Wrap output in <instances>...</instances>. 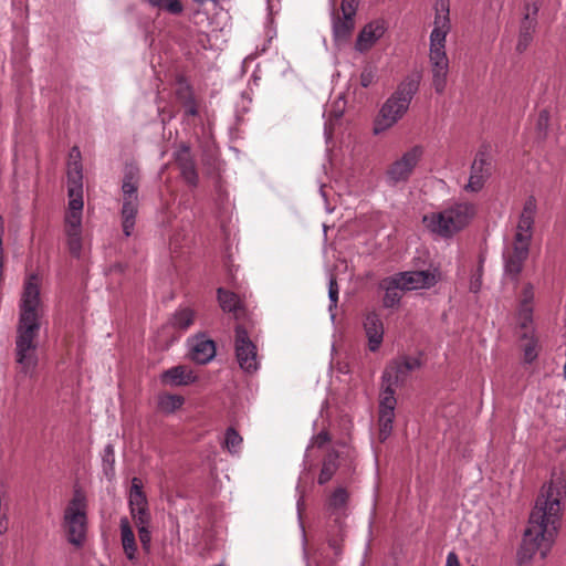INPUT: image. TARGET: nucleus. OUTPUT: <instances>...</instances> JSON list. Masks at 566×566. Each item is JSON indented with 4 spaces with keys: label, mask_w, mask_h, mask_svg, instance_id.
Segmentation results:
<instances>
[{
    "label": "nucleus",
    "mask_w": 566,
    "mask_h": 566,
    "mask_svg": "<svg viewBox=\"0 0 566 566\" xmlns=\"http://www.w3.org/2000/svg\"><path fill=\"white\" fill-rule=\"evenodd\" d=\"M565 495V478L559 473H553L549 481L542 486L530 514L517 552L520 565L531 562L536 556L543 560L549 554L560 526L562 500Z\"/></svg>",
    "instance_id": "nucleus-1"
},
{
    "label": "nucleus",
    "mask_w": 566,
    "mask_h": 566,
    "mask_svg": "<svg viewBox=\"0 0 566 566\" xmlns=\"http://www.w3.org/2000/svg\"><path fill=\"white\" fill-rule=\"evenodd\" d=\"M19 307L15 361L21 373L32 375L39 361L38 348L42 314L40 281L36 275L32 274L25 280Z\"/></svg>",
    "instance_id": "nucleus-2"
},
{
    "label": "nucleus",
    "mask_w": 566,
    "mask_h": 566,
    "mask_svg": "<svg viewBox=\"0 0 566 566\" xmlns=\"http://www.w3.org/2000/svg\"><path fill=\"white\" fill-rule=\"evenodd\" d=\"M433 29L430 33L429 65L432 85L438 94L444 92L449 74V59L446 52L447 35L451 29L449 1L437 0Z\"/></svg>",
    "instance_id": "nucleus-3"
},
{
    "label": "nucleus",
    "mask_w": 566,
    "mask_h": 566,
    "mask_svg": "<svg viewBox=\"0 0 566 566\" xmlns=\"http://www.w3.org/2000/svg\"><path fill=\"white\" fill-rule=\"evenodd\" d=\"M419 90V80L408 76L399 83L396 91L385 101L374 122L375 135L394 127L408 112L410 103Z\"/></svg>",
    "instance_id": "nucleus-4"
},
{
    "label": "nucleus",
    "mask_w": 566,
    "mask_h": 566,
    "mask_svg": "<svg viewBox=\"0 0 566 566\" xmlns=\"http://www.w3.org/2000/svg\"><path fill=\"white\" fill-rule=\"evenodd\" d=\"M475 214V206L470 202H459L440 212L423 217L424 226L433 233L450 238L469 224Z\"/></svg>",
    "instance_id": "nucleus-5"
},
{
    "label": "nucleus",
    "mask_w": 566,
    "mask_h": 566,
    "mask_svg": "<svg viewBox=\"0 0 566 566\" xmlns=\"http://www.w3.org/2000/svg\"><path fill=\"white\" fill-rule=\"evenodd\" d=\"M535 293L531 283L524 285L518 301L517 319L520 327L524 329L522 335L525 343L523 344L524 361L533 363L538 355V340L534 336L533 329V302Z\"/></svg>",
    "instance_id": "nucleus-6"
},
{
    "label": "nucleus",
    "mask_w": 566,
    "mask_h": 566,
    "mask_svg": "<svg viewBox=\"0 0 566 566\" xmlns=\"http://www.w3.org/2000/svg\"><path fill=\"white\" fill-rule=\"evenodd\" d=\"M128 505L132 518L138 528V536L143 549L148 553L150 551L151 534L149 524L151 515L148 507V501L143 491V482L138 478L132 479V485L128 493Z\"/></svg>",
    "instance_id": "nucleus-7"
},
{
    "label": "nucleus",
    "mask_w": 566,
    "mask_h": 566,
    "mask_svg": "<svg viewBox=\"0 0 566 566\" xmlns=\"http://www.w3.org/2000/svg\"><path fill=\"white\" fill-rule=\"evenodd\" d=\"M139 170L135 166H127L122 182L123 207L120 211L123 232L126 237L133 233L138 212Z\"/></svg>",
    "instance_id": "nucleus-8"
},
{
    "label": "nucleus",
    "mask_w": 566,
    "mask_h": 566,
    "mask_svg": "<svg viewBox=\"0 0 566 566\" xmlns=\"http://www.w3.org/2000/svg\"><path fill=\"white\" fill-rule=\"evenodd\" d=\"M424 156L422 145H413L391 161L385 170V181L390 187L405 185L409 181L415 170Z\"/></svg>",
    "instance_id": "nucleus-9"
},
{
    "label": "nucleus",
    "mask_w": 566,
    "mask_h": 566,
    "mask_svg": "<svg viewBox=\"0 0 566 566\" xmlns=\"http://www.w3.org/2000/svg\"><path fill=\"white\" fill-rule=\"evenodd\" d=\"M64 522L70 543L80 546L86 532L85 499L76 493L64 513Z\"/></svg>",
    "instance_id": "nucleus-10"
},
{
    "label": "nucleus",
    "mask_w": 566,
    "mask_h": 566,
    "mask_svg": "<svg viewBox=\"0 0 566 566\" xmlns=\"http://www.w3.org/2000/svg\"><path fill=\"white\" fill-rule=\"evenodd\" d=\"M234 350L238 364L242 370L245 373L258 370L260 363L256 346L242 324H238L234 329Z\"/></svg>",
    "instance_id": "nucleus-11"
},
{
    "label": "nucleus",
    "mask_w": 566,
    "mask_h": 566,
    "mask_svg": "<svg viewBox=\"0 0 566 566\" xmlns=\"http://www.w3.org/2000/svg\"><path fill=\"white\" fill-rule=\"evenodd\" d=\"M421 366L420 359L411 356H401L391 360L382 374V386L399 387L408 379L410 374Z\"/></svg>",
    "instance_id": "nucleus-12"
},
{
    "label": "nucleus",
    "mask_w": 566,
    "mask_h": 566,
    "mask_svg": "<svg viewBox=\"0 0 566 566\" xmlns=\"http://www.w3.org/2000/svg\"><path fill=\"white\" fill-rule=\"evenodd\" d=\"M531 241L520 235H514L513 242L503 252L505 274L517 279L522 272L524 262L528 258Z\"/></svg>",
    "instance_id": "nucleus-13"
},
{
    "label": "nucleus",
    "mask_w": 566,
    "mask_h": 566,
    "mask_svg": "<svg viewBox=\"0 0 566 566\" xmlns=\"http://www.w3.org/2000/svg\"><path fill=\"white\" fill-rule=\"evenodd\" d=\"M492 169V156L489 151V147L482 146L475 155V158L471 166V172L469 181L465 185V190L471 192L480 191L486 179L491 175Z\"/></svg>",
    "instance_id": "nucleus-14"
},
{
    "label": "nucleus",
    "mask_w": 566,
    "mask_h": 566,
    "mask_svg": "<svg viewBox=\"0 0 566 566\" xmlns=\"http://www.w3.org/2000/svg\"><path fill=\"white\" fill-rule=\"evenodd\" d=\"M440 279V273L437 270L426 271H407L392 275L390 281L398 284L403 291H411L418 289H430Z\"/></svg>",
    "instance_id": "nucleus-15"
},
{
    "label": "nucleus",
    "mask_w": 566,
    "mask_h": 566,
    "mask_svg": "<svg viewBox=\"0 0 566 566\" xmlns=\"http://www.w3.org/2000/svg\"><path fill=\"white\" fill-rule=\"evenodd\" d=\"M536 210H537V206H536L535 198L534 197L527 198L526 201L524 202L523 210L520 216L514 235L521 234V237L523 239H526L530 241L532 240L533 224H534V220H535Z\"/></svg>",
    "instance_id": "nucleus-16"
},
{
    "label": "nucleus",
    "mask_w": 566,
    "mask_h": 566,
    "mask_svg": "<svg viewBox=\"0 0 566 566\" xmlns=\"http://www.w3.org/2000/svg\"><path fill=\"white\" fill-rule=\"evenodd\" d=\"M536 210H537V206H536L535 198L534 197L527 198L526 201L524 202L523 210L520 216L514 235L521 234V237L523 239H526L530 241L532 240L533 224H534V220H535Z\"/></svg>",
    "instance_id": "nucleus-17"
},
{
    "label": "nucleus",
    "mask_w": 566,
    "mask_h": 566,
    "mask_svg": "<svg viewBox=\"0 0 566 566\" xmlns=\"http://www.w3.org/2000/svg\"><path fill=\"white\" fill-rule=\"evenodd\" d=\"M364 329L368 339V348L371 352H376L384 337V326L379 315L375 312H370L365 316Z\"/></svg>",
    "instance_id": "nucleus-18"
},
{
    "label": "nucleus",
    "mask_w": 566,
    "mask_h": 566,
    "mask_svg": "<svg viewBox=\"0 0 566 566\" xmlns=\"http://www.w3.org/2000/svg\"><path fill=\"white\" fill-rule=\"evenodd\" d=\"M217 294L218 302L223 312L231 313L237 321L245 316V307L235 293L223 287H219Z\"/></svg>",
    "instance_id": "nucleus-19"
},
{
    "label": "nucleus",
    "mask_w": 566,
    "mask_h": 566,
    "mask_svg": "<svg viewBox=\"0 0 566 566\" xmlns=\"http://www.w3.org/2000/svg\"><path fill=\"white\" fill-rule=\"evenodd\" d=\"M196 379L197 377L193 375V371L185 365L171 367L165 370L160 376L163 384L175 387L187 386L195 382Z\"/></svg>",
    "instance_id": "nucleus-20"
},
{
    "label": "nucleus",
    "mask_w": 566,
    "mask_h": 566,
    "mask_svg": "<svg viewBox=\"0 0 566 566\" xmlns=\"http://www.w3.org/2000/svg\"><path fill=\"white\" fill-rule=\"evenodd\" d=\"M191 359L198 364H207L216 356V345L211 339L197 336L191 342Z\"/></svg>",
    "instance_id": "nucleus-21"
},
{
    "label": "nucleus",
    "mask_w": 566,
    "mask_h": 566,
    "mask_svg": "<svg viewBox=\"0 0 566 566\" xmlns=\"http://www.w3.org/2000/svg\"><path fill=\"white\" fill-rule=\"evenodd\" d=\"M332 21L334 40L337 43L346 42L355 28V18L340 15L339 12L333 9Z\"/></svg>",
    "instance_id": "nucleus-22"
},
{
    "label": "nucleus",
    "mask_w": 566,
    "mask_h": 566,
    "mask_svg": "<svg viewBox=\"0 0 566 566\" xmlns=\"http://www.w3.org/2000/svg\"><path fill=\"white\" fill-rule=\"evenodd\" d=\"M83 206L84 203L78 202L69 205L64 217V233L66 238L82 234Z\"/></svg>",
    "instance_id": "nucleus-23"
},
{
    "label": "nucleus",
    "mask_w": 566,
    "mask_h": 566,
    "mask_svg": "<svg viewBox=\"0 0 566 566\" xmlns=\"http://www.w3.org/2000/svg\"><path fill=\"white\" fill-rule=\"evenodd\" d=\"M384 27L379 22H373L364 27L356 40V50L365 52L382 35Z\"/></svg>",
    "instance_id": "nucleus-24"
},
{
    "label": "nucleus",
    "mask_w": 566,
    "mask_h": 566,
    "mask_svg": "<svg viewBox=\"0 0 566 566\" xmlns=\"http://www.w3.org/2000/svg\"><path fill=\"white\" fill-rule=\"evenodd\" d=\"M176 161L185 180L189 185L196 186L198 182V174L188 147H181L177 154Z\"/></svg>",
    "instance_id": "nucleus-25"
},
{
    "label": "nucleus",
    "mask_w": 566,
    "mask_h": 566,
    "mask_svg": "<svg viewBox=\"0 0 566 566\" xmlns=\"http://www.w3.org/2000/svg\"><path fill=\"white\" fill-rule=\"evenodd\" d=\"M526 10L527 12L521 25L520 36L516 45V49L520 52L525 51L533 39V33L535 31L536 23L534 18H530V14L532 13L533 15H535L538 9L536 6H533L532 8L527 6Z\"/></svg>",
    "instance_id": "nucleus-26"
},
{
    "label": "nucleus",
    "mask_w": 566,
    "mask_h": 566,
    "mask_svg": "<svg viewBox=\"0 0 566 566\" xmlns=\"http://www.w3.org/2000/svg\"><path fill=\"white\" fill-rule=\"evenodd\" d=\"M119 528L120 542L124 553L129 560H134L136 559L137 544L135 539V534L127 517L120 518Z\"/></svg>",
    "instance_id": "nucleus-27"
},
{
    "label": "nucleus",
    "mask_w": 566,
    "mask_h": 566,
    "mask_svg": "<svg viewBox=\"0 0 566 566\" xmlns=\"http://www.w3.org/2000/svg\"><path fill=\"white\" fill-rule=\"evenodd\" d=\"M196 313L193 310L189 307L178 308L169 318L168 324L177 329L185 332L187 331L195 322Z\"/></svg>",
    "instance_id": "nucleus-28"
},
{
    "label": "nucleus",
    "mask_w": 566,
    "mask_h": 566,
    "mask_svg": "<svg viewBox=\"0 0 566 566\" xmlns=\"http://www.w3.org/2000/svg\"><path fill=\"white\" fill-rule=\"evenodd\" d=\"M82 172H67L69 205L83 203Z\"/></svg>",
    "instance_id": "nucleus-29"
},
{
    "label": "nucleus",
    "mask_w": 566,
    "mask_h": 566,
    "mask_svg": "<svg viewBox=\"0 0 566 566\" xmlns=\"http://www.w3.org/2000/svg\"><path fill=\"white\" fill-rule=\"evenodd\" d=\"M392 276L386 277L380 282V287L385 290V296L382 300L385 307H394L401 298V287L398 284H394L390 281Z\"/></svg>",
    "instance_id": "nucleus-30"
},
{
    "label": "nucleus",
    "mask_w": 566,
    "mask_h": 566,
    "mask_svg": "<svg viewBox=\"0 0 566 566\" xmlns=\"http://www.w3.org/2000/svg\"><path fill=\"white\" fill-rule=\"evenodd\" d=\"M338 453L336 451H331L326 454L323 460L322 469L318 475V483L325 484L327 483L335 472L338 469Z\"/></svg>",
    "instance_id": "nucleus-31"
},
{
    "label": "nucleus",
    "mask_w": 566,
    "mask_h": 566,
    "mask_svg": "<svg viewBox=\"0 0 566 566\" xmlns=\"http://www.w3.org/2000/svg\"><path fill=\"white\" fill-rule=\"evenodd\" d=\"M184 401L179 395L163 394L158 397V409L164 413H172L184 405Z\"/></svg>",
    "instance_id": "nucleus-32"
},
{
    "label": "nucleus",
    "mask_w": 566,
    "mask_h": 566,
    "mask_svg": "<svg viewBox=\"0 0 566 566\" xmlns=\"http://www.w3.org/2000/svg\"><path fill=\"white\" fill-rule=\"evenodd\" d=\"M396 388L391 386H382L379 400V412L395 413L396 408Z\"/></svg>",
    "instance_id": "nucleus-33"
},
{
    "label": "nucleus",
    "mask_w": 566,
    "mask_h": 566,
    "mask_svg": "<svg viewBox=\"0 0 566 566\" xmlns=\"http://www.w3.org/2000/svg\"><path fill=\"white\" fill-rule=\"evenodd\" d=\"M177 97L182 103L187 115L196 116L198 114L196 101L188 86H181L177 92Z\"/></svg>",
    "instance_id": "nucleus-34"
},
{
    "label": "nucleus",
    "mask_w": 566,
    "mask_h": 566,
    "mask_svg": "<svg viewBox=\"0 0 566 566\" xmlns=\"http://www.w3.org/2000/svg\"><path fill=\"white\" fill-rule=\"evenodd\" d=\"M348 501V493L344 488L336 489L328 499V510L334 512L343 511Z\"/></svg>",
    "instance_id": "nucleus-35"
},
{
    "label": "nucleus",
    "mask_w": 566,
    "mask_h": 566,
    "mask_svg": "<svg viewBox=\"0 0 566 566\" xmlns=\"http://www.w3.org/2000/svg\"><path fill=\"white\" fill-rule=\"evenodd\" d=\"M395 419V413L379 412L378 423H379V440L385 441L388 439L392 431V423Z\"/></svg>",
    "instance_id": "nucleus-36"
},
{
    "label": "nucleus",
    "mask_w": 566,
    "mask_h": 566,
    "mask_svg": "<svg viewBox=\"0 0 566 566\" xmlns=\"http://www.w3.org/2000/svg\"><path fill=\"white\" fill-rule=\"evenodd\" d=\"M151 7L163 9L172 14H179L182 12L184 7L179 0H145Z\"/></svg>",
    "instance_id": "nucleus-37"
},
{
    "label": "nucleus",
    "mask_w": 566,
    "mask_h": 566,
    "mask_svg": "<svg viewBox=\"0 0 566 566\" xmlns=\"http://www.w3.org/2000/svg\"><path fill=\"white\" fill-rule=\"evenodd\" d=\"M242 444V438L241 436L233 429L229 428L226 431L224 437V448L232 454H235L239 452Z\"/></svg>",
    "instance_id": "nucleus-38"
},
{
    "label": "nucleus",
    "mask_w": 566,
    "mask_h": 566,
    "mask_svg": "<svg viewBox=\"0 0 566 566\" xmlns=\"http://www.w3.org/2000/svg\"><path fill=\"white\" fill-rule=\"evenodd\" d=\"M66 244L70 253L75 256L80 258L82 253L83 248V237L82 234L76 237H69L66 238Z\"/></svg>",
    "instance_id": "nucleus-39"
},
{
    "label": "nucleus",
    "mask_w": 566,
    "mask_h": 566,
    "mask_svg": "<svg viewBox=\"0 0 566 566\" xmlns=\"http://www.w3.org/2000/svg\"><path fill=\"white\" fill-rule=\"evenodd\" d=\"M359 0H342L340 11L343 15L355 18Z\"/></svg>",
    "instance_id": "nucleus-40"
},
{
    "label": "nucleus",
    "mask_w": 566,
    "mask_h": 566,
    "mask_svg": "<svg viewBox=\"0 0 566 566\" xmlns=\"http://www.w3.org/2000/svg\"><path fill=\"white\" fill-rule=\"evenodd\" d=\"M328 297H329V311H333L337 306L338 302V284L335 277L331 276L328 284Z\"/></svg>",
    "instance_id": "nucleus-41"
},
{
    "label": "nucleus",
    "mask_w": 566,
    "mask_h": 566,
    "mask_svg": "<svg viewBox=\"0 0 566 566\" xmlns=\"http://www.w3.org/2000/svg\"><path fill=\"white\" fill-rule=\"evenodd\" d=\"M482 286V268L480 266L470 280L469 289L473 293H478Z\"/></svg>",
    "instance_id": "nucleus-42"
},
{
    "label": "nucleus",
    "mask_w": 566,
    "mask_h": 566,
    "mask_svg": "<svg viewBox=\"0 0 566 566\" xmlns=\"http://www.w3.org/2000/svg\"><path fill=\"white\" fill-rule=\"evenodd\" d=\"M114 462H115L114 447L112 444H107L104 448L103 463L105 467L107 465L112 469L114 465Z\"/></svg>",
    "instance_id": "nucleus-43"
},
{
    "label": "nucleus",
    "mask_w": 566,
    "mask_h": 566,
    "mask_svg": "<svg viewBox=\"0 0 566 566\" xmlns=\"http://www.w3.org/2000/svg\"><path fill=\"white\" fill-rule=\"evenodd\" d=\"M375 78V73L371 69H365L360 74V84L364 87H368Z\"/></svg>",
    "instance_id": "nucleus-44"
},
{
    "label": "nucleus",
    "mask_w": 566,
    "mask_h": 566,
    "mask_svg": "<svg viewBox=\"0 0 566 566\" xmlns=\"http://www.w3.org/2000/svg\"><path fill=\"white\" fill-rule=\"evenodd\" d=\"M329 441V436L327 432L322 431L312 440V447L322 448Z\"/></svg>",
    "instance_id": "nucleus-45"
},
{
    "label": "nucleus",
    "mask_w": 566,
    "mask_h": 566,
    "mask_svg": "<svg viewBox=\"0 0 566 566\" xmlns=\"http://www.w3.org/2000/svg\"><path fill=\"white\" fill-rule=\"evenodd\" d=\"M313 563L315 566H333L334 562L325 560L323 552H316L313 557Z\"/></svg>",
    "instance_id": "nucleus-46"
},
{
    "label": "nucleus",
    "mask_w": 566,
    "mask_h": 566,
    "mask_svg": "<svg viewBox=\"0 0 566 566\" xmlns=\"http://www.w3.org/2000/svg\"><path fill=\"white\" fill-rule=\"evenodd\" d=\"M67 172H82L81 160H69Z\"/></svg>",
    "instance_id": "nucleus-47"
},
{
    "label": "nucleus",
    "mask_w": 566,
    "mask_h": 566,
    "mask_svg": "<svg viewBox=\"0 0 566 566\" xmlns=\"http://www.w3.org/2000/svg\"><path fill=\"white\" fill-rule=\"evenodd\" d=\"M328 546L334 551L335 557L338 558L342 554L339 542L337 539H329Z\"/></svg>",
    "instance_id": "nucleus-48"
},
{
    "label": "nucleus",
    "mask_w": 566,
    "mask_h": 566,
    "mask_svg": "<svg viewBox=\"0 0 566 566\" xmlns=\"http://www.w3.org/2000/svg\"><path fill=\"white\" fill-rule=\"evenodd\" d=\"M547 123H548V114H547V112H541L539 116H538V126L541 128L542 127H546Z\"/></svg>",
    "instance_id": "nucleus-49"
},
{
    "label": "nucleus",
    "mask_w": 566,
    "mask_h": 566,
    "mask_svg": "<svg viewBox=\"0 0 566 566\" xmlns=\"http://www.w3.org/2000/svg\"><path fill=\"white\" fill-rule=\"evenodd\" d=\"M70 160H81V153L77 147H73L70 153Z\"/></svg>",
    "instance_id": "nucleus-50"
},
{
    "label": "nucleus",
    "mask_w": 566,
    "mask_h": 566,
    "mask_svg": "<svg viewBox=\"0 0 566 566\" xmlns=\"http://www.w3.org/2000/svg\"><path fill=\"white\" fill-rule=\"evenodd\" d=\"M216 566H223L222 564L216 565Z\"/></svg>",
    "instance_id": "nucleus-51"
}]
</instances>
